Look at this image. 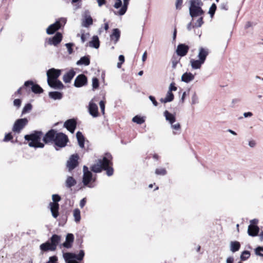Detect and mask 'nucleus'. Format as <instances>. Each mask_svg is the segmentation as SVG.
Returning a JSON list of instances; mask_svg holds the SVG:
<instances>
[{
    "label": "nucleus",
    "instance_id": "f03ea898",
    "mask_svg": "<svg viewBox=\"0 0 263 263\" xmlns=\"http://www.w3.org/2000/svg\"><path fill=\"white\" fill-rule=\"evenodd\" d=\"M210 53L208 48L200 47L198 49L197 60L191 59L190 61L191 66L193 69H200L201 66L204 63L206 59Z\"/></svg>",
    "mask_w": 263,
    "mask_h": 263
},
{
    "label": "nucleus",
    "instance_id": "37998d69",
    "mask_svg": "<svg viewBox=\"0 0 263 263\" xmlns=\"http://www.w3.org/2000/svg\"><path fill=\"white\" fill-rule=\"evenodd\" d=\"M255 253L257 256L263 257V247H257L255 249Z\"/></svg>",
    "mask_w": 263,
    "mask_h": 263
},
{
    "label": "nucleus",
    "instance_id": "a878e982",
    "mask_svg": "<svg viewBox=\"0 0 263 263\" xmlns=\"http://www.w3.org/2000/svg\"><path fill=\"white\" fill-rule=\"evenodd\" d=\"M163 115L165 117V118L166 120L169 123H172L173 122H176V117L175 115L170 112L167 110H165L164 113Z\"/></svg>",
    "mask_w": 263,
    "mask_h": 263
},
{
    "label": "nucleus",
    "instance_id": "4c0bfd02",
    "mask_svg": "<svg viewBox=\"0 0 263 263\" xmlns=\"http://www.w3.org/2000/svg\"><path fill=\"white\" fill-rule=\"evenodd\" d=\"M74 221L76 222H79L81 220L80 211L78 209H75L73 213Z\"/></svg>",
    "mask_w": 263,
    "mask_h": 263
},
{
    "label": "nucleus",
    "instance_id": "338daca9",
    "mask_svg": "<svg viewBox=\"0 0 263 263\" xmlns=\"http://www.w3.org/2000/svg\"><path fill=\"white\" fill-rule=\"evenodd\" d=\"M243 115L245 118L251 117L253 116V114L251 112H247L243 113Z\"/></svg>",
    "mask_w": 263,
    "mask_h": 263
},
{
    "label": "nucleus",
    "instance_id": "680f3d73",
    "mask_svg": "<svg viewBox=\"0 0 263 263\" xmlns=\"http://www.w3.org/2000/svg\"><path fill=\"white\" fill-rule=\"evenodd\" d=\"M192 102L193 104H196L198 102V98L195 93L192 97Z\"/></svg>",
    "mask_w": 263,
    "mask_h": 263
},
{
    "label": "nucleus",
    "instance_id": "58836bf2",
    "mask_svg": "<svg viewBox=\"0 0 263 263\" xmlns=\"http://www.w3.org/2000/svg\"><path fill=\"white\" fill-rule=\"evenodd\" d=\"M133 122L136 123L138 124H141L143 123L145 121L143 117H141L139 116H135L133 119Z\"/></svg>",
    "mask_w": 263,
    "mask_h": 263
},
{
    "label": "nucleus",
    "instance_id": "69168bd1",
    "mask_svg": "<svg viewBox=\"0 0 263 263\" xmlns=\"http://www.w3.org/2000/svg\"><path fill=\"white\" fill-rule=\"evenodd\" d=\"M97 2L98 4V6L99 7H101L103 5H104L106 3L105 0H97Z\"/></svg>",
    "mask_w": 263,
    "mask_h": 263
},
{
    "label": "nucleus",
    "instance_id": "603ef678",
    "mask_svg": "<svg viewBox=\"0 0 263 263\" xmlns=\"http://www.w3.org/2000/svg\"><path fill=\"white\" fill-rule=\"evenodd\" d=\"M52 199L53 200V202L58 203L61 200V197L59 195L57 194H53L52 196Z\"/></svg>",
    "mask_w": 263,
    "mask_h": 263
},
{
    "label": "nucleus",
    "instance_id": "5701e85b",
    "mask_svg": "<svg viewBox=\"0 0 263 263\" xmlns=\"http://www.w3.org/2000/svg\"><path fill=\"white\" fill-rule=\"evenodd\" d=\"M195 78V75L191 72H186L181 76V81L188 83L192 81Z\"/></svg>",
    "mask_w": 263,
    "mask_h": 263
},
{
    "label": "nucleus",
    "instance_id": "20e7f679",
    "mask_svg": "<svg viewBox=\"0 0 263 263\" xmlns=\"http://www.w3.org/2000/svg\"><path fill=\"white\" fill-rule=\"evenodd\" d=\"M190 4L189 12L192 21L194 17L202 15L204 13L201 7L202 3L200 0H190Z\"/></svg>",
    "mask_w": 263,
    "mask_h": 263
},
{
    "label": "nucleus",
    "instance_id": "9b49d317",
    "mask_svg": "<svg viewBox=\"0 0 263 263\" xmlns=\"http://www.w3.org/2000/svg\"><path fill=\"white\" fill-rule=\"evenodd\" d=\"M79 157L77 154L72 155L67 160L66 166L68 168L69 171H71L76 167L78 165Z\"/></svg>",
    "mask_w": 263,
    "mask_h": 263
},
{
    "label": "nucleus",
    "instance_id": "f257e3e1",
    "mask_svg": "<svg viewBox=\"0 0 263 263\" xmlns=\"http://www.w3.org/2000/svg\"><path fill=\"white\" fill-rule=\"evenodd\" d=\"M111 156L110 154H106L102 159H99L97 162L91 166V171L95 173H100L103 169L106 171V174L108 176L112 175L114 169L110 166L111 164L110 160Z\"/></svg>",
    "mask_w": 263,
    "mask_h": 263
},
{
    "label": "nucleus",
    "instance_id": "0eeeda50",
    "mask_svg": "<svg viewBox=\"0 0 263 263\" xmlns=\"http://www.w3.org/2000/svg\"><path fill=\"white\" fill-rule=\"evenodd\" d=\"M91 180L93 181H95V179L92 178V173L88 170V168L84 165L83 166V183L84 185H87L89 187H92L93 186L89 185V182Z\"/></svg>",
    "mask_w": 263,
    "mask_h": 263
},
{
    "label": "nucleus",
    "instance_id": "ddd939ff",
    "mask_svg": "<svg viewBox=\"0 0 263 263\" xmlns=\"http://www.w3.org/2000/svg\"><path fill=\"white\" fill-rule=\"evenodd\" d=\"M57 132L54 129L48 131L44 136L43 141L45 143L54 142L57 135Z\"/></svg>",
    "mask_w": 263,
    "mask_h": 263
},
{
    "label": "nucleus",
    "instance_id": "dca6fc26",
    "mask_svg": "<svg viewBox=\"0 0 263 263\" xmlns=\"http://www.w3.org/2000/svg\"><path fill=\"white\" fill-rule=\"evenodd\" d=\"M189 49V47L187 45L183 44H180L177 46L176 53L180 57H184L187 54Z\"/></svg>",
    "mask_w": 263,
    "mask_h": 263
},
{
    "label": "nucleus",
    "instance_id": "6ab92c4d",
    "mask_svg": "<svg viewBox=\"0 0 263 263\" xmlns=\"http://www.w3.org/2000/svg\"><path fill=\"white\" fill-rule=\"evenodd\" d=\"M74 241V236L71 233H68L66 237L65 241L62 244V246L66 248H70L72 247Z\"/></svg>",
    "mask_w": 263,
    "mask_h": 263
},
{
    "label": "nucleus",
    "instance_id": "f8f14e48",
    "mask_svg": "<svg viewBox=\"0 0 263 263\" xmlns=\"http://www.w3.org/2000/svg\"><path fill=\"white\" fill-rule=\"evenodd\" d=\"M87 83V77L83 74L78 75L74 82V86L76 87H81L85 86Z\"/></svg>",
    "mask_w": 263,
    "mask_h": 263
},
{
    "label": "nucleus",
    "instance_id": "c9c22d12",
    "mask_svg": "<svg viewBox=\"0 0 263 263\" xmlns=\"http://www.w3.org/2000/svg\"><path fill=\"white\" fill-rule=\"evenodd\" d=\"M90 64L89 59L86 56L82 57L80 60H79L77 62V65H84L85 66H88Z\"/></svg>",
    "mask_w": 263,
    "mask_h": 263
},
{
    "label": "nucleus",
    "instance_id": "8fccbe9b",
    "mask_svg": "<svg viewBox=\"0 0 263 263\" xmlns=\"http://www.w3.org/2000/svg\"><path fill=\"white\" fill-rule=\"evenodd\" d=\"M89 34L88 33H82L81 35V39L82 42L84 43L87 40V39L89 37Z\"/></svg>",
    "mask_w": 263,
    "mask_h": 263
},
{
    "label": "nucleus",
    "instance_id": "7c9ffc66",
    "mask_svg": "<svg viewBox=\"0 0 263 263\" xmlns=\"http://www.w3.org/2000/svg\"><path fill=\"white\" fill-rule=\"evenodd\" d=\"M120 36V30L117 28L113 29L112 33L110 35L111 40L114 41L115 43H116L117 41L119 40Z\"/></svg>",
    "mask_w": 263,
    "mask_h": 263
},
{
    "label": "nucleus",
    "instance_id": "f3484780",
    "mask_svg": "<svg viewBox=\"0 0 263 263\" xmlns=\"http://www.w3.org/2000/svg\"><path fill=\"white\" fill-rule=\"evenodd\" d=\"M62 40V34L60 32H57L53 37L49 39L48 43L51 45L57 46L61 42Z\"/></svg>",
    "mask_w": 263,
    "mask_h": 263
},
{
    "label": "nucleus",
    "instance_id": "4468645a",
    "mask_svg": "<svg viewBox=\"0 0 263 263\" xmlns=\"http://www.w3.org/2000/svg\"><path fill=\"white\" fill-rule=\"evenodd\" d=\"M76 125V121L73 119L67 120L64 124V127L66 128L71 133H74Z\"/></svg>",
    "mask_w": 263,
    "mask_h": 263
},
{
    "label": "nucleus",
    "instance_id": "cd10ccee",
    "mask_svg": "<svg viewBox=\"0 0 263 263\" xmlns=\"http://www.w3.org/2000/svg\"><path fill=\"white\" fill-rule=\"evenodd\" d=\"M61 236L56 234L53 235L50 238V243L53 247L57 249V246L59 245L61 241Z\"/></svg>",
    "mask_w": 263,
    "mask_h": 263
},
{
    "label": "nucleus",
    "instance_id": "c03bdc74",
    "mask_svg": "<svg viewBox=\"0 0 263 263\" xmlns=\"http://www.w3.org/2000/svg\"><path fill=\"white\" fill-rule=\"evenodd\" d=\"M216 10V5H215V4H213L211 5V7L210 8V9L209 11V13L211 15V16L212 17L214 15Z\"/></svg>",
    "mask_w": 263,
    "mask_h": 263
},
{
    "label": "nucleus",
    "instance_id": "72a5a7b5",
    "mask_svg": "<svg viewBox=\"0 0 263 263\" xmlns=\"http://www.w3.org/2000/svg\"><path fill=\"white\" fill-rule=\"evenodd\" d=\"M240 245L238 241H231L230 243V250L232 252H235L240 249Z\"/></svg>",
    "mask_w": 263,
    "mask_h": 263
},
{
    "label": "nucleus",
    "instance_id": "0e129e2a",
    "mask_svg": "<svg viewBox=\"0 0 263 263\" xmlns=\"http://www.w3.org/2000/svg\"><path fill=\"white\" fill-rule=\"evenodd\" d=\"M86 199L85 198H83L82 199L81 201H80V206L81 208H83L85 204H86Z\"/></svg>",
    "mask_w": 263,
    "mask_h": 263
},
{
    "label": "nucleus",
    "instance_id": "f704fd0d",
    "mask_svg": "<svg viewBox=\"0 0 263 263\" xmlns=\"http://www.w3.org/2000/svg\"><path fill=\"white\" fill-rule=\"evenodd\" d=\"M50 98L54 100H60L62 98V93L58 91H51L49 93Z\"/></svg>",
    "mask_w": 263,
    "mask_h": 263
},
{
    "label": "nucleus",
    "instance_id": "9d476101",
    "mask_svg": "<svg viewBox=\"0 0 263 263\" xmlns=\"http://www.w3.org/2000/svg\"><path fill=\"white\" fill-rule=\"evenodd\" d=\"M61 70L55 68H51L47 71V82L49 81L57 80L60 76Z\"/></svg>",
    "mask_w": 263,
    "mask_h": 263
},
{
    "label": "nucleus",
    "instance_id": "1a4fd4ad",
    "mask_svg": "<svg viewBox=\"0 0 263 263\" xmlns=\"http://www.w3.org/2000/svg\"><path fill=\"white\" fill-rule=\"evenodd\" d=\"M61 23L65 24L66 23V19L64 18H61L60 20L57 21L54 24L50 25L46 29L47 33L48 34H53L57 30L61 27Z\"/></svg>",
    "mask_w": 263,
    "mask_h": 263
},
{
    "label": "nucleus",
    "instance_id": "c756f323",
    "mask_svg": "<svg viewBox=\"0 0 263 263\" xmlns=\"http://www.w3.org/2000/svg\"><path fill=\"white\" fill-rule=\"evenodd\" d=\"M174 99V95L172 92L168 90L166 95V97L164 98L160 99V101L162 103H166L167 102H171Z\"/></svg>",
    "mask_w": 263,
    "mask_h": 263
},
{
    "label": "nucleus",
    "instance_id": "c85d7f7f",
    "mask_svg": "<svg viewBox=\"0 0 263 263\" xmlns=\"http://www.w3.org/2000/svg\"><path fill=\"white\" fill-rule=\"evenodd\" d=\"M89 46L96 49H98L99 47L100 42L98 36H93L92 40L89 42Z\"/></svg>",
    "mask_w": 263,
    "mask_h": 263
},
{
    "label": "nucleus",
    "instance_id": "79ce46f5",
    "mask_svg": "<svg viewBox=\"0 0 263 263\" xmlns=\"http://www.w3.org/2000/svg\"><path fill=\"white\" fill-rule=\"evenodd\" d=\"M32 109V105L31 104H27L23 108L22 114H25L29 112Z\"/></svg>",
    "mask_w": 263,
    "mask_h": 263
},
{
    "label": "nucleus",
    "instance_id": "412c9836",
    "mask_svg": "<svg viewBox=\"0 0 263 263\" xmlns=\"http://www.w3.org/2000/svg\"><path fill=\"white\" fill-rule=\"evenodd\" d=\"M40 248L43 252L48 251H54L55 250V249L49 241L41 244L40 246Z\"/></svg>",
    "mask_w": 263,
    "mask_h": 263
},
{
    "label": "nucleus",
    "instance_id": "09e8293b",
    "mask_svg": "<svg viewBox=\"0 0 263 263\" xmlns=\"http://www.w3.org/2000/svg\"><path fill=\"white\" fill-rule=\"evenodd\" d=\"M73 44L72 43H66L65 44V46L66 48H67L68 52L69 54H71L73 52V49L72 48V47L73 46Z\"/></svg>",
    "mask_w": 263,
    "mask_h": 263
},
{
    "label": "nucleus",
    "instance_id": "b1692460",
    "mask_svg": "<svg viewBox=\"0 0 263 263\" xmlns=\"http://www.w3.org/2000/svg\"><path fill=\"white\" fill-rule=\"evenodd\" d=\"M76 74V72L71 69L65 73L63 78L64 82L66 83H69Z\"/></svg>",
    "mask_w": 263,
    "mask_h": 263
},
{
    "label": "nucleus",
    "instance_id": "6e6d98bb",
    "mask_svg": "<svg viewBox=\"0 0 263 263\" xmlns=\"http://www.w3.org/2000/svg\"><path fill=\"white\" fill-rule=\"evenodd\" d=\"M183 0H176V8L177 9H180L181 7Z\"/></svg>",
    "mask_w": 263,
    "mask_h": 263
},
{
    "label": "nucleus",
    "instance_id": "4d7b16f0",
    "mask_svg": "<svg viewBox=\"0 0 263 263\" xmlns=\"http://www.w3.org/2000/svg\"><path fill=\"white\" fill-rule=\"evenodd\" d=\"M13 104L14 106L19 107L21 104V100L18 99H15L13 101Z\"/></svg>",
    "mask_w": 263,
    "mask_h": 263
},
{
    "label": "nucleus",
    "instance_id": "aec40b11",
    "mask_svg": "<svg viewBox=\"0 0 263 263\" xmlns=\"http://www.w3.org/2000/svg\"><path fill=\"white\" fill-rule=\"evenodd\" d=\"M49 206L52 216L54 218H57L59 216V203L56 202H50Z\"/></svg>",
    "mask_w": 263,
    "mask_h": 263
},
{
    "label": "nucleus",
    "instance_id": "2eb2a0df",
    "mask_svg": "<svg viewBox=\"0 0 263 263\" xmlns=\"http://www.w3.org/2000/svg\"><path fill=\"white\" fill-rule=\"evenodd\" d=\"M89 112L93 117L98 116V107L97 105L94 103L93 100H91L89 103Z\"/></svg>",
    "mask_w": 263,
    "mask_h": 263
},
{
    "label": "nucleus",
    "instance_id": "a211bd4d",
    "mask_svg": "<svg viewBox=\"0 0 263 263\" xmlns=\"http://www.w3.org/2000/svg\"><path fill=\"white\" fill-rule=\"evenodd\" d=\"M31 85V90L35 93H40L43 91V89L37 84H34L31 81H26L24 83V86L27 87Z\"/></svg>",
    "mask_w": 263,
    "mask_h": 263
},
{
    "label": "nucleus",
    "instance_id": "39448f33",
    "mask_svg": "<svg viewBox=\"0 0 263 263\" xmlns=\"http://www.w3.org/2000/svg\"><path fill=\"white\" fill-rule=\"evenodd\" d=\"M85 253L83 250H81L78 255L72 253H65L63 257L66 263H79L76 259L81 261L83 259Z\"/></svg>",
    "mask_w": 263,
    "mask_h": 263
},
{
    "label": "nucleus",
    "instance_id": "4be33fe9",
    "mask_svg": "<svg viewBox=\"0 0 263 263\" xmlns=\"http://www.w3.org/2000/svg\"><path fill=\"white\" fill-rule=\"evenodd\" d=\"M47 83L50 87L55 89H61L64 87V85L58 79L49 81V82Z\"/></svg>",
    "mask_w": 263,
    "mask_h": 263
},
{
    "label": "nucleus",
    "instance_id": "423d86ee",
    "mask_svg": "<svg viewBox=\"0 0 263 263\" xmlns=\"http://www.w3.org/2000/svg\"><path fill=\"white\" fill-rule=\"evenodd\" d=\"M68 141V137L65 134L62 133H57V135L54 142L56 146L59 147H65Z\"/></svg>",
    "mask_w": 263,
    "mask_h": 263
},
{
    "label": "nucleus",
    "instance_id": "bb28decb",
    "mask_svg": "<svg viewBox=\"0 0 263 263\" xmlns=\"http://www.w3.org/2000/svg\"><path fill=\"white\" fill-rule=\"evenodd\" d=\"M129 0H123V4L122 7L121 8L120 10L117 12H114L115 14L116 15H124L127 11V6L129 3Z\"/></svg>",
    "mask_w": 263,
    "mask_h": 263
},
{
    "label": "nucleus",
    "instance_id": "393cba45",
    "mask_svg": "<svg viewBox=\"0 0 263 263\" xmlns=\"http://www.w3.org/2000/svg\"><path fill=\"white\" fill-rule=\"evenodd\" d=\"M259 229L257 226L249 225L248 229V233L251 236H257Z\"/></svg>",
    "mask_w": 263,
    "mask_h": 263
},
{
    "label": "nucleus",
    "instance_id": "a18cd8bd",
    "mask_svg": "<svg viewBox=\"0 0 263 263\" xmlns=\"http://www.w3.org/2000/svg\"><path fill=\"white\" fill-rule=\"evenodd\" d=\"M203 24V17H200L193 25V27H200Z\"/></svg>",
    "mask_w": 263,
    "mask_h": 263
},
{
    "label": "nucleus",
    "instance_id": "de8ad7c7",
    "mask_svg": "<svg viewBox=\"0 0 263 263\" xmlns=\"http://www.w3.org/2000/svg\"><path fill=\"white\" fill-rule=\"evenodd\" d=\"M155 173L157 175H165L166 174V171L164 168H157L156 170Z\"/></svg>",
    "mask_w": 263,
    "mask_h": 263
},
{
    "label": "nucleus",
    "instance_id": "13d9d810",
    "mask_svg": "<svg viewBox=\"0 0 263 263\" xmlns=\"http://www.w3.org/2000/svg\"><path fill=\"white\" fill-rule=\"evenodd\" d=\"M149 99L152 102L153 105L155 106H157L158 105V102L156 100L154 97H153L152 96H149Z\"/></svg>",
    "mask_w": 263,
    "mask_h": 263
},
{
    "label": "nucleus",
    "instance_id": "864d4df0",
    "mask_svg": "<svg viewBox=\"0 0 263 263\" xmlns=\"http://www.w3.org/2000/svg\"><path fill=\"white\" fill-rule=\"evenodd\" d=\"M105 103L104 101H101L99 102L100 107L103 115H104L105 114Z\"/></svg>",
    "mask_w": 263,
    "mask_h": 263
},
{
    "label": "nucleus",
    "instance_id": "3c124183",
    "mask_svg": "<svg viewBox=\"0 0 263 263\" xmlns=\"http://www.w3.org/2000/svg\"><path fill=\"white\" fill-rule=\"evenodd\" d=\"M122 6L123 5H122V3L121 0H116V2L114 5V7L116 9H118L120 7H122Z\"/></svg>",
    "mask_w": 263,
    "mask_h": 263
},
{
    "label": "nucleus",
    "instance_id": "ea45409f",
    "mask_svg": "<svg viewBox=\"0 0 263 263\" xmlns=\"http://www.w3.org/2000/svg\"><path fill=\"white\" fill-rule=\"evenodd\" d=\"M170 124L172 129L176 131L180 130L181 125L179 122H173L172 123Z\"/></svg>",
    "mask_w": 263,
    "mask_h": 263
},
{
    "label": "nucleus",
    "instance_id": "7ed1b4c3",
    "mask_svg": "<svg viewBox=\"0 0 263 263\" xmlns=\"http://www.w3.org/2000/svg\"><path fill=\"white\" fill-rule=\"evenodd\" d=\"M42 135L41 132L35 131L30 135H25L24 138L26 140L30 141L28 144L30 147L43 148L44 144L40 142Z\"/></svg>",
    "mask_w": 263,
    "mask_h": 263
},
{
    "label": "nucleus",
    "instance_id": "a19ab883",
    "mask_svg": "<svg viewBox=\"0 0 263 263\" xmlns=\"http://www.w3.org/2000/svg\"><path fill=\"white\" fill-rule=\"evenodd\" d=\"M250 256V252L248 251H244L242 252L240 256V259L242 261L247 260Z\"/></svg>",
    "mask_w": 263,
    "mask_h": 263
},
{
    "label": "nucleus",
    "instance_id": "774afa93",
    "mask_svg": "<svg viewBox=\"0 0 263 263\" xmlns=\"http://www.w3.org/2000/svg\"><path fill=\"white\" fill-rule=\"evenodd\" d=\"M249 145L251 147H254L256 145V142L254 140H251L249 142Z\"/></svg>",
    "mask_w": 263,
    "mask_h": 263
},
{
    "label": "nucleus",
    "instance_id": "e433bc0d",
    "mask_svg": "<svg viewBox=\"0 0 263 263\" xmlns=\"http://www.w3.org/2000/svg\"><path fill=\"white\" fill-rule=\"evenodd\" d=\"M92 18L90 15H86L85 16V20L83 21V26L84 27H87L89 26L92 25Z\"/></svg>",
    "mask_w": 263,
    "mask_h": 263
},
{
    "label": "nucleus",
    "instance_id": "052dcab7",
    "mask_svg": "<svg viewBox=\"0 0 263 263\" xmlns=\"http://www.w3.org/2000/svg\"><path fill=\"white\" fill-rule=\"evenodd\" d=\"M177 90V87L175 86V84L174 83H172L169 87L168 90L172 92V91H176Z\"/></svg>",
    "mask_w": 263,
    "mask_h": 263
},
{
    "label": "nucleus",
    "instance_id": "6e6552de",
    "mask_svg": "<svg viewBox=\"0 0 263 263\" xmlns=\"http://www.w3.org/2000/svg\"><path fill=\"white\" fill-rule=\"evenodd\" d=\"M28 123V120L27 118H22L16 120L14 122L12 128L13 132L16 133H20Z\"/></svg>",
    "mask_w": 263,
    "mask_h": 263
},
{
    "label": "nucleus",
    "instance_id": "49530a36",
    "mask_svg": "<svg viewBox=\"0 0 263 263\" xmlns=\"http://www.w3.org/2000/svg\"><path fill=\"white\" fill-rule=\"evenodd\" d=\"M92 85L93 89H97L98 88L99 85V80L97 78H93L92 79Z\"/></svg>",
    "mask_w": 263,
    "mask_h": 263
},
{
    "label": "nucleus",
    "instance_id": "bf43d9fd",
    "mask_svg": "<svg viewBox=\"0 0 263 263\" xmlns=\"http://www.w3.org/2000/svg\"><path fill=\"white\" fill-rule=\"evenodd\" d=\"M12 139V136L10 133L7 134L5 135L4 140L5 141H8Z\"/></svg>",
    "mask_w": 263,
    "mask_h": 263
},
{
    "label": "nucleus",
    "instance_id": "5fc2aeb1",
    "mask_svg": "<svg viewBox=\"0 0 263 263\" xmlns=\"http://www.w3.org/2000/svg\"><path fill=\"white\" fill-rule=\"evenodd\" d=\"M58 260L57 257L53 256L50 257L49 258V260L46 263H57V261Z\"/></svg>",
    "mask_w": 263,
    "mask_h": 263
},
{
    "label": "nucleus",
    "instance_id": "2f4dec72",
    "mask_svg": "<svg viewBox=\"0 0 263 263\" xmlns=\"http://www.w3.org/2000/svg\"><path fill=\"white\" fill-rule=\"evenodd\" d=\"M76 137L78 141L79 145L80 147L83 148L84 145L85 138L80 132H78L76 134Z\"/></svg>",
    "mask_w": 263,
    "mask_h": 263
},
{
    "label": "nucleus",
    "instance_id": "e2e57ef3",
    "mask_svg": "<svg viewBox=\"0 0 263 263\" xmlns=\"http://www.w3.org/2000/svg\"><path fill=\"white\" fill-rule=\"evenodd\" d=\"M220 8L222 10H227L228 9V6L227 3H222L220 5Z\"/></svg>",
    "mask_w": 263,
    "mask_h": 263
},
{
    "label": "nucleus",
    "instance_id": "473e14b6",
    "mask_svg": "<svg viewBox=\"0 0 263 263\" xmlns=\"http://www.w3.org/2000/svg\"><path fill=\"white\" fill-rule=\"evenodd\" d=\"M77 183L76 180L71 176L67 177L65 181V185L67 188H70Z\"/></svg>",
    "mask_w": 263,
    "mask_h": 263
}]
</instances>
